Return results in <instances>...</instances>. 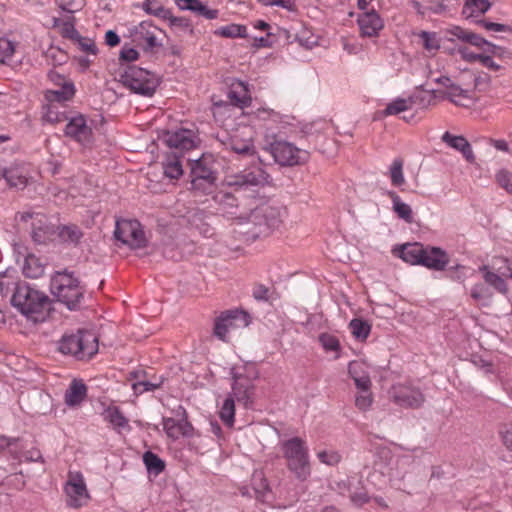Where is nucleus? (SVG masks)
<instances>
[{
    "mask_svg": "<svg viewBox=\"0 0 512 512\" xmlns=\"http://www.w3.org/2000/svg\"><path fill=\"white\" fill-rule=\"evenodd\" d=\"M319 342L326 352H337L340 348V343L337 337L328 333H322L319 335Z\"/></svg>",
    "mask_w": 512,
    "mask_h": 512,
    "instance_id": "69168bd1",
    "label": "nucleus"
},
{
    "mask_svg": "<svg viewBox=\"0 0 512 512\" xmlns=\"http://www.w3.org/2000/svg\"><path fill=\"white\" fill-rule=\"evenodd\" d=\"M163 380H164L163 377H160L159 380L156 382H152V381L145 380V379L139 380V381L132 383V390L134 391V393L136 395L143 394L144 392L154 391V390L160 388V386L163 383Z\"/></svg>",
    "mask_w": 512,
    "mask_h": 512,
    "instance_id": "4d7b16f0",
    "label": "nucleus"
},
{
    "mask_svg": "<svg viewBox=\"0 0 512 512\" xmlns=\"http://www.w3.org/2000/svg\"><path fill=\"white\" fill-rule=\"evenodd\" d=\"M254 486L252 491L254 493L255 498L260 502H268L271 491L269 489V485L267 480L261 475L254 476Z\"/></svg>",
    "mask_w": 512,
    "mask_h": 512,
    "instance_id": "a18cd8bd",
    "label": "nucleus"
},
{
    "mask_svg": "<svg viewBox=\"0 0 512 512\" xmlns=\"http://www.w3.org/2000/svg\"><path fill=\"white\" fill-rule=\"evenodd\" d=\"M57 104L58 103L48 102L43 115L45 121L56 124L67 119L65 113L58 110Z\"/></svg>",
    "mask_w": 512,
    "mask_h": 512,
    "instance_id": "6e6d98bb",
    "label": "nucleus"
},
{
    "mask_svg": "<svg viewBox=\"0 0 512 512\" xmlns=\"http://www.w3.org/2000/svg\"><path fill=\"white\" fill-rule=\"evenodd\" d=\"M274 160L283 166H294L305 163L309 154L293 144L286 141H279L272 145Z\"/></svg>",
    "mask_w": 512,
    "mask_h": 512,
    "instance_id": "9b49d317",
    "label": "nucleus"
},
{
    "mask_svg": "<svg viewBox=\"0 0 512 512\" xmlns=\"http://www.w3.org/2000/svg\"><path fill=\"white\" fill-rule=\"evenodd\" d=\"M226 145L239 155L253 156L256 152L252 133L247 129L232 135Z\"/></svg>",
    "mask_w": 512,
    "mask_h": 512,
    "instance_id": "5701e85b",
    "label": "nucleus"
},
{
    "mask_svg": "<svg viewBox=\"0 0 512 512\" xmlns=\"http://www.w3.org/2000/svg\"><path fill=\"white\" fill-rule=\"evenodd\" d=\"M64 132L67 137L83 146L92 142V128L87 124L85 116L81 114L69 119Z\"/></svg>",
    "mask_w": 512,
    "mask_h": 512,
    "instance_id": "dca6fc26",
    "label": "nucleus"
},
{
    "mask_svg": "<svg viewBox=\"0 0 512 512\" xmlns=\"http://www.w3.org/2000/svg\"><path fill=\"white\" fill-rule=\"evenodd\" d=\"M122 83L134 93L143 96H152L158 86L154 74L140 67H129L122 75Z\"/></svg>",
    "mask_w": 512,
    "mask_h": 512,
    "instance_id": "423d86ee",
    "label": "nucleus"
},
{
    "mask_svg": "<svg viewBox=\"0 0 512 512\" xmlns=\"http://www.w3.org/2000/svg\"><path fill=\"white\" fill-rule=\"evenodd\" d=\"M484 52V47L476 48L469 43L461 44L457 47V53L460 58L469 63H479Z\"/></svg>",
    "mask_w": 512,
    "mask_h": 512,
    "instance_id": "58836bf2",
    "label": "nucleus"
},
{
    "mask_svg": "<svg viewBox=\"0 0 512 512\" xmlns=\"http://www.w3.org/2000/svg\"><path fill=\"white\" fill-rule=\"evenodd\" d=\"M404 160L401 157H397L393 159L392 163L388 168V176L390 178L391 184L394 187H401L405 184V176H404Z\"/></svg>",
    "mask_w": 512,
    "mask_h": 512,
    "instance_id": "4c0bfd02",
    "label": "nucleus"
},
{
    "mask_svg": "<svg viewBox=\"0 0 512 512\" xmlns=\"http://www.w3.org/2000/svg\"><path fill=\"white\" fill-rule=\"evenodd\" d=\"M16 51V45L12 41L0 38V63H9Z\"/></svg>",
    "mask_w": 512,
    "mask_h": 512,
    "instance_id": "13d9d810",
    "label": "nucleus"
},
{
    "mask_svg": "<svg viewBox=\"0 0 512 512\" xmlns=\"http://www.w3.org/2000/svg\"><path fill=\"white\" fill-rule=\"evenodd\" d=\"M163 429L168 437L177 439L180 435H188V431L192 429V426L186 419L177 421L174 418L164 417Z\"/></svg>",
    "mask_w": 512,
    "mask_h": 512,
    "instance_id": "c756f323",
    "label": "nucleus"
},
{
    "mask_svg": "<svg viewBox=\"0 0 512 512\" xmlns=\"http://www.w3.org/2000/svg\"><path fill=\"white\" fill-rule=\"evenodd\" d=\"M491 269L505 279L512 278V262L505 258H497L493 261Z\"/></svg>",
    "mask_w": 512,
    "mask_h": 512,
    "instance_id": "bf43d9fd",
    "label": "nucleus"
},
{
    "mask_svg": "<svg viewBox=\"0 0 512 512\" xmlns=\"http://www.w3.org/2000/svg\"><path fill=\"white\" fill-rule=\"evenodd\" d=\"M441 139L449 147L459 151L466 159V161H468L469 163H474L475 155L473 153L470 143L464 136H456L451 134L450 132H445L442 135Z\"/></svg>",
    "mask_w": 512,
    "mask_h": 512,
    "instance_id": "393cba45",
    "label": "nucleus"
},
{
    "mask_svg": "<svg viewBox=\"0 0 512 512\" xmlns=\"http://www.w3.org/2000/svg\"><path fill=\"white\" fill-rule=\"evenodd\" d=\"M215 33L226 38H244L247 36V28L246 26L240 24H229L220 27L218 30H216Z\"/></svg>",
    "mask_w": 512,
    "mask_h": 512,
    "instance_id": "09e8293b",
    "label": "nucleus"
},
{
    "mask_svg": "<svg viewBox=\"0 0 512 512\" xmlns=\"http://www.w3.org/2000/svg\"><path fill=\"white\" fill-rule=\"evenodd\" d=\"M59 237L63 241L78 242L82 237V232L76 225H68L61 227Z\"/></svg>",
    "mask_w": 512,
    "mask_h": 512,
    "instance_id": "052dcab7",
    "label": "nucleus"
},
{
    "mask_svg": "<svg viewBox=\"0 0 512 512\" xmlns=\"http://www.w3.org/2000/svg\"><path fill=\"white\" fill-rule=\"evenodd\" d=\"M269 174L259 165L246 168L243 171L227 175L226 185L236 189H248L251 187H263L268 183Z\"/></svg>",
    "mask_w": 512,
    "mask_h": 512,
    "instance_id": "6e6552de",
    "label": "nucleus"
},
{
    "mask_svg": "<svg viewBox=\"0 0 512 512\" xmlns=\"http://www.w3.org/2000/svg\"><path fill=\"white\" fill-rule=\"evenodd\" d=\"M252 296L257 301L273 303L279 299V294L274 288L265 286L262 283H256L252 287Z\"/></svg>",
    "mask_w": 512,
    "mask_h": 512,
    "instance_id": "a19ab883",
    "label": "nucleus"
},
{
    "mask_svg": "<svg viewBox=\"0 0 512 512\" xmlns=\"http://www.w3.org/2000/svg\"><path fill=\"white\" fill-rule=\"evenodd\" d=\"M448 261V256L443 250L427 246L425 247V254H423L420 265L435 270H442L448 264Z\"/></svg>",
    "mask_w": 512,
    "mask_h": 512,
    "instance_id": "cd10ccee",
    "label": "nucleus"
},
{
    "mask_svg": "<svg viewBox=\"0 0 512 512\" xmlns=\"http://www.w3.org/2000/svg\"><path fill=\"white\" fill-rule=\"evenodd\" d=\"M76 89L74 84H66L65 87L48 89L45 91L44 97L47 102L64 103L70 101L75 95Z\"/></svg>",
    "mask_w": 512,
    "mask_h": 512,
    "instance_id": "2f4dec72",
    "label": "nucleus"
},
{
    "mask_svg": "<svg viewBox=\"0 0 512 512\" xmlns=\"http://www.w3.org/2000/svg\"><path fill=\"white\" fill-rule=\"evenodd\" d=\"M56 3L62 11L73 15L83 8L85 0H56Z\"/></svg>",
    "mask_w": 512,
    "mask_h": 512,
    "instance_id": "0e129e2a",
    "label": "nucleus"
},
{
    "mask_svg": "<svg viewBox=\"0 0 512 512\" xmlns=\"http://www.w3.org/2000/svg\"><path fill=\"white\" fill-rule=\"evenodd\" d=\"M497 184L512 194V173L506 169L499 170L495 175Z\"/></svg>",
    "mask_w": 512,
    "mask_h": 512,
    "instance_id": "338daca9",
    "label": "nucleus"
},
{
    "mask_svg": "<svg viewBox=\"0 0 512 512\" xmlns=\"http://www.w3.org/2000/svg\"><path fill=\"white\" fill-rule=\"evenodd\" d=\"M490 6L491 5L488 0H466L462 14L466 18L476 17L485 13L490 8Z\"/></svg>",
    "mask_w": 512,
    "mask_h": 512,
    "instance_id": "ea45409f",
    "label": "nucleus"
},
{
    "mask_svg": "<svg viewBox=\"0 0 512 512\" xmlns=\"http://www.w3.org/2000/svg\"><path fill=\"white\" fill-rule=\"evenodd\" d=\"M70 42L76 45L82 52L88 55H96L97 47L93 39L77 34Z\"/></svg>",
    "mask_w": 512,
    "mask_h": 512,
    "instance_id": "5fc2aeb1",
    "label": "nucleus"
},
{
    "mask_svg": "<svg viewBox=\"0 0 512 512\" xmlns=\"http://www.w3.org/2000/svg\"><path fill=\"white\" fill-rule=\"evenodd\" d=\"M104 420L109 422L114 429L129 428L128 419L117 406H109L103 413Z\"/></svg>",
    "mask_w": 512,
    "mask_h": 512,
    "instance_id": "f704fd0d",
    "label": "nucleus"
},
{
    "mask_svg": "<svg viewBox=\"0 0 512 512\" xmlns=\"http://www.w3.org/2000/svg\"><path fill=\"white\" fill-rule=\"evenodd\" d=\"M165 143L174 149L186 151L194 148L198 143V137L195 131L181 128L175 131H169L164 137Z\"/></svg>",
    "mask_w": 512,
    "mask_h": 512,
    "instance_id": "a211bd4d",
    "label": "nucleus"
},
{
    "mask_svg": "<svg viewBox=\"0 0 512 512\" xmlns=\"http://www.w3.org/2000/svg\"><path fill=\"white\" fill-rule=\"evenodd\" d=\"M238 329L236 322H215L213 334L223 342H229Z\"/></svg>",
    "mask_w": 512,
    "mask_h": 512,
    "instance_id": "37998d69",
    "label": "nucleus"
},
{
    "mask_svg": "<svg viewBox=\"0 0 512 512\" xmlns=\"http://www.w3.org/2000/svg\"><path fill=\"white\" fill-rule=\"evenodd\" d=\"M436 82L443 86V90L433 91V99L437 96L448 99L450 102L461 107H471L477 100L476 94L467 80H463L462 74L454 81L449 77L442 76ZM434 104V100L432 101Z\"/></svg>",
    "mask_w": 512,
    "mask_h": 512,
    "instance_id": "39448f33",
    "label": "nucleus"
},
{
    "mask_svg": "<svg viewBox=\"0 0 512 512\" xmlns=\"http://www.w3.org/2000/svg\"><path fill=\"white\" fill-rule=\"evenodd\" d=\"M75 17L73 15H53L45 20V25L58 33L62 38L71 41L79 33L75 28Z\"/></svg>",
    "mask_w": 512,
    "mask_h": 512,
    "instance_id": "6ab92c4d",
    "label": "nucleus"
},
{
    "mask_svg": "<svg viewBox=\"0 0 512 512\" xmlns=\"http://www.w3.org/2000/svg\"><path fill=\"white\" fill-rule=\"evenodd\" d=\"M254 116L260 121H271L274 123H282L285 118L280 112L265 107L257 109L254 112Z\"/></svg>",
    "mask_w": 512,
    "mask_h": 512,
    "instance_id": "864d4df0",
    "label": "nucleus"
},
{
    "mask_svg": "<svg viewBox=\"0 0 512 512\" xmlns=\"http://www.w3.org/2000/svg\"><path fill=\"white\" fill-rule=\"evenodd\" d=\"M228 97L232 104L239 108L248 107L252 101L248 85L243 81H235L231 84Z\"/></svg>",
    "mask_w": 512,
    "mask_h": 512,
    "instance_id": "a878e982",
    "label": "nucleus"
},
{
    "mask_svg": "<svg viewBox=\"0 0 512 512\" xmlns=\"http://www.w3.org/2000/svg\"><path fill=\"white\" fill-rule=\"evenodd\" d=\"M114 234L117 240L132 249L142 248L146 245L145 233L137 220H117Z\"/></svg>",
    "mask_w": 512,
    "mask_h": 512,
    "instance_id": "1a4fd4ad",
    "label": "nucleus"
},
{
    "mask_svg": "<svg viewBox=\"0 0 512 512\" xmlns=\"http://www.w3.org/2000/svg\"><path fill=\"white\" fill-rule=\"evenodd\" d=\"M175 3L180 10H189L196 15L203 16L208 20L216 19L219 15L218 10L210 9L200 0H175Z\"/></svg>",
    "mask_w": 512,
    "mask_h": 512,
    "instance_id": "bb28decb",
    "label": "nucleus"
},
{
    "mask_svg": "<svg viewBox=\"0 0 512 512\" xmlns=\"http://www.w3.org/2000/svg\"><path fill=\"white\" fill-rule=\"evenodd\" d=\"M388 196L393 203V210L398 215V217L405 220L407 223H412L413 213L411 207L404 203L394 191H389Z\"/></svg>",
    "mask_w": 512,
    "mask_h": 512,
    "instance_id": "e433bc0d",
    "label": "nucleus"
},
{
    "mask_svg": "<svg viewBox=\"0 0 512 512\" xmlns=\"http://www.w3.org/2000/svg\"><path fill=\"white\" fill-rule=\"evenodd\" d=\"M463 80H467L468 84L471 85L473 92L475 90L485 91L491 85V75L489 73L480 71V72H463L462 73Z\"/></svg>",
    "mask_w": 512,
    "mask_h": 512,
    "instance_id": "473e14b6",
    "label": "nucleus"
},
{
    "mask_svg": "<svg viewBox=\"0 0 512 512\" xmlns=\"http://www.w3.org/2000/svg\"><path fill=\"white\" fill-rule=\"evenodd\" d=\"M470 295L479 305H487L491 298L490 290L483 283L475 284L471 289Z\"/></svg>",
    "mask_w": 512,
    "mask_h": 512,
    "instance_id": "603ef678",
    "label": "nucleus"
},
{
    "mask_svg": "<svg viewBox=\"0 0 512 512\" xmlns=\"http://www.w3.org/2000/svg\"><path fill=\"white\" fill-rule=\"evenodd\" d=\"M51 292L57 297L58 301H52V304H58L59 310L65 305L69 310H75L79 307L84 289L77 278L67 271H58L51 278Z\"/></svg>",
    "mask_w": 512,
    "mask_h": 512,
    "instance_id": "f03ea898",
    "label": "nucleus"
},
{
    "mask_svg": "<svg viewBox=\"0 0 512 512\" xmlns=\"http://www.w3.org/2000/svg\"><path fill=\"white\" fill-rule=\"evenodd\" d=\"M143 9L146 13L162 19L170 17V11L157 0L144 1Z\"/></svg>",
    "mask_w": 512,
    "mask_h": 512,
    "instance_id": "8fccbe9b",
    "label": "nucleus"
},
{
    "mask_svg": "<svg viewBox=\"0 0 512 512\" xmlns=\"http://www.w3.org/2000/svg\"><path fill=\"white\" fill-rule=\"evenodd\" d=\"M191 185L199 187L204 182L206 188H214L215 175L206 157L197 159L191 163Z\"/></svg>",
    "mask_w": 512,
    "mask_h": 512,
    "instance_id": "aec40b11",
    "label": "nucleus"
},
{
    "mask_svg": "<svg viewBox=\"0 0 512 512\" xmlns=\"http://www.w3.org/2000/svg\"><path fill=\"white\" fill-rule=\"evenodd\" d=\"M12 305L23 315L29 317L32 314L47 312L50 320L59 317L58 304H52V300L43 292L29 286L26 283L18 284L11 299Z\"/></svg>",
    "mask_w": 512,
    "mask_h": 512,
    "instance_id": "f257e3e1",
    "label": "nucleus"
},
{
    "mask_svg": "<svg viewBox=\"0 0 512 512\" xmlns=\"http://www.w3.org/2000/svg\"><path fill=\"white\" fill-rule=\"evenodd\" d=\"M348 373L354 380L356 388H371L370 367L362 360L351 361L348 365Z\"/></svg>",
    "mask_w": 512,
    "mask_h": 512,
    "instance_id": "b1692460",
    "label": "nucleus"
},
{
    "mask_svg": "<svg viewBox=\"0 0 512 512\" xmlns=\"http://www.w3.org/2000/svg\"><path fill=\"white\" fill-rule=\"evenodd\" d=\"M219 416L227 426H233L235 416V403L232 396H229L224 400L219 412Z\"/></svg>",
    "mask_w": 512,
    "mask_h": 512,
    "instance_id": "de8ad7c7",
    "label": "nucleus"
},
{
    "mask_svg": "<svg viewBox=\"0 0 512 512\" xmlns=\"http://www.w3.org/2000/svg\"><path fill=\"white\" fill-rule=\"evenodd\" d=\"M143 462L147 471L155 476L162 473L165 469V462L155 453L147 451L143 455Z\"/></svg>",
    "mask_w": 512,
    "mask_h": 512,
    "instance_id": "c03bdc74",
    "label": "nucleus"
},
{
    "mask_svg": "<svg viewBox=\"0 0 512 512\" xmlns=\"http://www.w3.org/2000/svg\"><path fill=\"white\" fill-rule=\"evenodd\" d=\"M234 380L232 385L233 398L235 397L239 402L245 405L251 404L254 395V384L249 378L243 377L235 368L231 371Z\"/></svg>",
    "mask_w": 512,
    "mask_h": 512,
    "instance_id": "4be33fe9",
    "label": "nucleus"
},
{
    "mask_svg": "<svg viewBox=\"0 0 512 512\" xmlns=\"http://www.w3.org/2000/svg\"><path fill=\"white\" fill-rule=\"evenodd\" d=\"M5 179L11 188L23 189L28 184L30 173L24 163H12L9 167H0V179Z\"/></svg>",
    "mask_w": 512,
    "mask_h": 512,
    "instance_id": "f3484780",
    "label": "nucleus"
},
{
    "mask_svg": "<svg viewBox=\"0 0 512 512\" xmlns=\"http://www.w3.org/2000/svg\"><path fill=\"white\" fill-rule=\"evenodd\" d=\"M164 175L170 179H178L183 174V169L178 156H169L163 163Z\"/></svg>",
    "mask_w": 512,
    "mask_h": 512,
    "instance_id": "49530a36",
    "label": "nucleus"
},
{
    "mask_svg": "<svg viewBox=\"0 0 512 512\" xmlns=\"http://www.w3.org/2000/svg\"><path fill=\"white\" fill-rule=\"evenodd\" d=\"M281 450L287 460L288 469L298 480H307L311 474V467L305 441L299 437H293L281 442Z\"/></svg>",
    "mask_w": 512,
    "mask_h": 512,
    "instance_id": "20e7f679",
    "label": "nucleus"
},
{
    "mask_svg": "<svg viewBox=\"0 0 512 512\" xmlns=\"http://www.w3.org/2000/svg\"><path fill=\"white\" fill-rule=\"evenodd\" d=\"M22 272L27 278L37 279L44 274V265L38 257L28 254L24 259Z\"/></svg>",
    "mask_w": 512,
    "mask_h": 512,
    "instance_id": "72a5a7b5",
    "label": "nucleus"
},
{
    "mask_svg": "<svg viewBox=\"0 0 512 512\" xmlns=\"http://www.w3.org/2000/svg\"><path fill=\"white\" fill-rule=\"evenodd\" d=\"M357 24L362 37H377L384 27L380 15L374 10L361 12L357 17Z\"/></svg>",
    "mask_w": 512,
    "mask_h": 512,
    "instance_id": "412c9836",
    "label": "nucleus"
},
{
    "mask_svg": "<svg viewBox=\"0 0 512 512\" xmlns=\"http://www.w3.org/2000/svg\"><path fill=\"white\" fill-rule=\"evenodd\" d=\"M349 328L353 336L361 341H364L371 331L369 322H349Z\"/></svg>",
    "mask_w": 512,
    "mask_h": 512,
    "instance_id": "680f3d73",
    "label": "nucleus"
},
{
    "mask_svg": "<svg viewBox=\"0 0 512 512\" xmlns=\"http://www.w3.org/2000/svg\"><path fill=\"white\" fill-rule=\"evenodd\" d=\"M389 398L405 408H419L425 401L420 389L405 384L393 385L389 390Z\"/></svg>",
    "mask_w": 512,
    "mask_h": 512,
    "instance_id": "f8f14e48",
    "label": "nucleus"
},
{
    "mask_svg": "<svg viewBox=\"0 0 512 512\" xmlns=\"http://www.w3.org/2000/svg\"><path fill=\"white\" fill-rule=\"evenodd\" d=\"M371 388H358V393L355 396V406L360 411H368L373 403V395Z\"/></svg>",
    "mask_w": 512,
    "mask_h": 512,
    "instance_id": "3c124183",
    "label": "nucleus"
},
{
    "mask_svg": "<svg viewBox=\"0 0 512 512\" xmlns=\"http://www.w3.org/2000/svg\"><path fill=\"white\" fill-rule=\"evenodd\" d=\"M450 34L462 40L463 44L469 43L476 48H481L486 44V40L483 37L459 26L453 27L450 30Z\"/></svg>",
    "mask_w": 512,
    "mask_h": 512,
    "instance_id": "c9c22d12",
    "label": "nucleus"
},
{
    "mask_svg": "<svg viewBox=\"0 0 512 512\" xmlns=\"http://www.w3.org/2000/svg\"><path fill=\"white\" fill-rule=\"evenodd\" d=\"M87 396V386L82 380L73 379L64 394L65 404L74 407L81 404Z\"/></svg>",
    "mask_w": 512,
    "mask_h": 512,
    "instance_id": "c85d7f7f",
    "label": "nucleus"
},
{
    "mask_svg": "<svg viewBox=\"0 0 512 512\" xmlns=\"http://www.w3.org/2000/svg\"><path fill=\"white\" fill-rule=\"evenodd\" d=\"M16 277L13 276L10 271L0 273V294L7 296L10 290L17 286Z\"/></svg>",
    "mask_w": 512,
    "mask_h": 512,
    "instance_id": "e2e57ef3",
    "label": "nucleus"
},
{
    "mask_svg": "<svg viewBox=\"0 0 512 512\" xmlns=\"http://www.w3.org/2000/svg\"><path fill=\"white\" fill-rule=\"evenodd\" d=\"M484 280L498 292L505 294L508 290L506 279L487 266L482 268Z\"/></svg>",
    "mask_w": 512,
    "mask_h": 512,
    "instance_id": "79ce46f5",
    "label": "nucleus"
},
{
    "mask_svg": "<svg viewBox=\"0 0 512 512\" xmlns=\"http://www.w3.org/2000/svg\"><path fill=\"white\" fill-rule=\"evenodd\" d=\"M163 35V30L151 21H142L129 29L132 42L146 51L162 46Z\"/></svg>",
    "mask_w": 512,
    "mask_h": 512,
    "instance_id": "0eeeda50",
    "label": "nucleus"
},
{
    "mask_svg": "<svg viewBox=\"0 0 512 512\" xmlns=\"http://www.w3.org/2000/svg\"><path fill=\"white\" fill-rule=\"evenodd\" d=\"M433 97L430 93L419 92L407 98H397L387 104L383 111L384 116L398 115L402 112L413 109L415 106L426 108L432 105Z\"/></svg>",
    "mask_w": 512,
    "mask_h": 512,
    "instance_id": "ddd939ff",
    "label": "nucleus"
},
{
    "mask_svg": "<svg viewBox=\"0 0 512 512\" xmlns=\"http://www.w3.org/2000/svg\"><path fill=\"white\" fill-rule=\"evenodd\" d=\"M284 213L280 207L266 205L257 208L252 216L260 227L264 226V229H259V233L266 234L280 226Z\"/></svg>",
    "mask_w": 512,
    "mask_h": 512,
    "instance_id": "2eb2a0df",
    "label": "nucleus"
},
{
    "mask_svg": "<svg viewBox=\"0 0 512 512\" xmlns=\"http://www.w3.org/2000/svg\"><path fill=\"white\" fill-rule=\"evenodd\" d=\"M58 349L62 354L78 360L90 359L98 352V338L91 331L79 329L76 333L64 334L59 340Z\"/></svg>",
    "mask_w": 512,
    "mask_h": 512,
    "instance_id": "7ed1b4c3",
    "label": "nucleus"
},
{
    "mask_svg": "<svg viewBox=\"0 0 512 512\" xmlns=\"http://www.w3.org/2000/svg\"><path fill=\"white\" fill-rule=\"evenodd\" d=\"M65 492L67 494V505L71 508H80L89 500L86 484L80 473L69 474V479L65 485Z\"/></svg>",
    "mask_w": 512,
    "mask_h": 512,
    "instance_id": "4468645a",
    "label": "nucleus"
},
{
    "mask_svg": "<svg viewBox=\"0 0 512 512\" xmlns=\"http://www.w3.org/2000/svg\"><path fill=\"white\" fill-rule=\"evenodd\" d=\"M423 254H425V247L420 243L404 244L399 251V257L413 265L421 264Z\"/></svg>",
    "mask_w": 512,
    "mask_h": 512,
    "instance_id": "7c9ffc66",
    "label": "nucleus"
},
{
    "mask_svg": "<svg viewBox=\"0 0 512 512\" xmlns=\"http://www.w3.org/2000/svg\"><path fill=\"white\" fill-rule=\"evenodd\" d=\"M485 52L480 59L479 64L486 68L488 72L495 77L503 76L506 73L507 61L510 59V53L499 46L486 41L483 45Z\"/></svg>",
    "mask_w": 512,
    "mask_h": 512,
    "instance_id": "9d476101",
    "label": "nucleus"
},
{
    "mask_svg": "<svg viewBox=\"0 0 512 512\" xmlns=\"http://www.w3.org/2000/svg\"><path fill=\"white\" fill-rule=\"evenodd\" d=\"M424 48L433 53L440 48V43L435 33L422 32L420 35Z\"/></svg>",
    "mask_w": 512,
    "mask_h": 512,
    "instance_id": "774afa93",
    "label": "nucleus"
}]
</instances>
